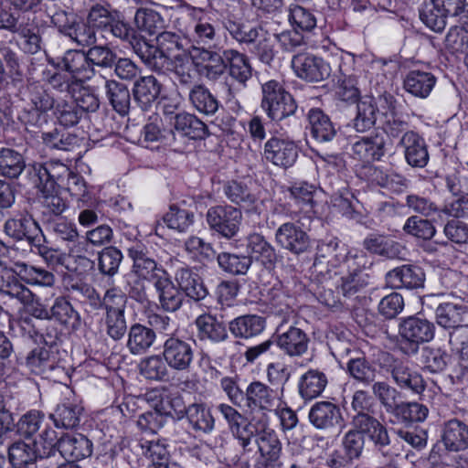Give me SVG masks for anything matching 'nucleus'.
<instances>
[{"mask_svg":"<svg viewBox=\"0 0 468 468\" xmlns=\"http://www.w3.org/2000/svg\"><path fill=\"white\" fill-rule=\"evenodd\" d=\"M352 428L345 434L343 439V447L347 458L352 461L358 459L363 452L365 445V437L372 443L374 451L392 461L401 452V448L396 440L388 435L387 427H378L372 425H363L351 422Z\"/></svg>","mask_w":468,"mask_h":468,"instance_id":"1","label":"nucleus"},{"mask_svg":"<svg viewBox=\"0 0 468 468\" xmlns=\"http://www.w3.org/2000/svg\"><path fill=\"white\" fill-rule=\"evenodd\" d=\"M65 350H55L37 346L25 358L26 367L33 374L54 381L61 380L66 375Z\"/></svg>","mask_w":468,"mask_h":468,"instance_id":"2","label":"nucleus"},{"mask_svg":"<svg viewBox=\"0 0 468 468\" xmlns=\"http://www.w3.org/2000/svg\"><path fill=\"white\" fill-rule=\"evenodd\" d=\"M4 230L15 240H27L36 252L47 261H52L56 251L46 246L45 236L38 223L30 215H20L5 221Z\"/></svg>","mask_w":468,"mask_h":468,"instance_id":"3","label":"nucleus"},{"mask_svg":"<svg viewBox=\"0 0 468 468\" xmlns=\"http://www.w3.org/2000/svg\"><path fill=\"white\" fill-rule=\"evenodd\" d=\"M183 38L170 31L158 33L156 45H153L147 39L144 40V53L141 60L153 71L164 73L167 62L174 57L176 51L184 49Z\"/></svg>","mask_w":468,"mask_h":468,"instance_id":"4","label":"nucleus"},{"mask_svg":"<svg viewBox=\"0 0 468 468\" xmlns=\"http://www.w3.org/2000/svg\"><path fill=\"white\" fill-rule=\"evenodd\" d=\"M261 108L272 121H282L296 112L293 97L277 80H269L261 85Z\"/></svg>","mask_w":468,"mask_h":468,"instance_id":"5","label":"nucleus"},{"mask_svg":"<svg viewBox=\"0 0 468 468\" xmlns=\"http://www.w3.org/2000/svg\"><path fill=\"white\" fill-rule=\"evenodd\" d=\"M33 166L40 174V178L48 179L58 189H65L71 196L81 197L86 192V185L81 176L71 171L60 162L37 163Z\"/></svg>","mask_w":468,"mask_h":468,"instance_id":"6","label":"nucleus"},{"mask_svg":"<svg viewBox=\"0 0 468 468\" xmlns=\"http://www.w3.org/2000/svg\"><path fill=\"white\" fill-rule=\"evenodd\" d=\"M434 335V324L420 315L402 318L399 324V335L406 345L403 352L407 355L417 353L420 345L431 341Z\"/></svg>","mask_w":468,"mask_h":468,"instance_id":"7","label":"nucleus"},{"mask_svg":"<svg viewBox=\"0 0 468 468\" xmlns=\"http://www.w3.org/2000/svg\"><path fill=\"white\" fill-rule=\"evenodd\" d=\"M31 165L28 168L29 178L38 189L41 215L45 221L51 223L54 218L59 217L69 207V202L62 197L58 189L48 179L40 178V174Z\"/></svg>","mask_w":468,"mask_h":468,"instance_id":"8","label":"nucleus"},{"mask_svg":"<svg viewBox=\"0 0 468 468\" xmlns=\"http://www.w3.org/2000/svg\"><path fill=\"white\" fill-rule=\"evenodd\" d=\"M127 296L115 288L104 294V324L107 335L113 340H120L127 331L125 309Z\"/></svg>","mask_w":468,"mask_h":468,"instance_id":"9","label":"nucleus"},{"mask_svg":"<svg viewBox=\"0 0 468 468\" xmlns=\"http://www.w3.org/2000/svg\"><path fill=\"white\" fill-rule=\"evenodd\" d=\"M382 367L400 389L410 390L417 395L425 390L426 383L421 374L409 361L387 355Z\"/></svg>","mask_w":468,"mask_h":468,"instance_id":"10","label":"nucleus"},{"mask_svg":"<svg viewBox=\"0 0 468 468\" xmlns=\"http://www.w3.org/2000/svg\"><path fill=\"white\" fill-rule=\"evenodd\" d=\"M195 341L170 335L163 345L162 356L166 365L176 372H188L195 359Z\"/></svg>","mask_w":468,"mask_h":468,"instance_id":"11","label":"nucleus"},{"mask_svg":"<svg viewBox=\"0 0 468 468\" xmlns=\"http://www.w3.org/2000/svg\"><path fill=\"white\" fill-rule=\"evenodd\" d=\"M241 219L240 209L232 206L212 207L207 213L210 229L227 239H231L238 233Z\"/></svg>","mask_w":468,"mask_h":468,"instance_id":"12","label":"nucleus"},{"mask_svg":"<svg viewBox=\"0 0 468 468\" xmlns=\"http://www.w3.org/2000/svg\"><path fill=\"white\" fill-rule=\"evenodd\" d=\"M274 238L278 246L294 255L304 253L312 247L309 235L293 222H285L279 226Z\"/></svg>","mask_w":468,"mask_h":468,"instance_id":"13","label":"nucleus"},{"mask_svg":"<svg viewBox=\"0 0 468 468\" xmlns=\"http://www.w3.org/2000/svg\"><path fill=\"white\" fill-rule=\"evenodd\" d=\"M218 410L229 424L232 435L239 441L243 451L250 452V445L256 438L254 426L238 410L228 404H220Z\"/></svg>","mask_w":468,"mask_h":468,"instance_id":"14","label":"nucleus"},{"mask_svg":"<svg viewBox=\"0 0 468 468\" xmlns=\"http://www.w3.org/2000/svg\"><path fill=\"white\" fill-rule=\"evenodd\" d=\"M262 157L276 166L288 168L295 163L298 149L293 142L273 136L265 143Z\"/></svg>","mask_w":468,"mask_h":468,"instance_id":"15","label":"nucleus"},{"mask_svg":"<svg viewBox=\"0 0 468 468\" xmlns=\"http://www.w3.org/2000/svg\"><path fill=\"white\" fill-rule=\"evenodd\" d=\"M277 346L289 356H302L308 350L310 339L307 334L301 328L290 325L286 326L282 322L277 329Z\"/></svg>","mask_w":468,"mask_h":468,"instance_id":"16","label":"nucleus"},{"mask_svg":"<svg viewBox=\"0 0 468 468\" xmlns=\"http://www.w3.org/2000/svg\"><path fill=\"white\" fill-rule=\"evenodd\" d=\"M194 324L200 342L219 344L229 338V328L225 322L215 314H202L196 318Z\"/></svg>","mask_w":468,"mask_h":468,"instance_id":"17","label":"nucleus"},{"mask_svg":"<svg viewBox=\"0 0 468 468\" xmlns=\"http://www.w3.org/2000/svg\"><path fill=\"white\" fill-rule=\"evenodd\" d=\"M296 75L307 81H321L330 76L331 69L323 58L310 55H296L292 60Z\"/></svg>","mask_w":468,"mask_h":468,"instance_id":"18","label":"nucleus"},{"mask_svg":"<svg viewBox=\"0 0 468 468\" xmlns=\"http://www.w3.org/2000/svg\"><path fill=\"white\" fill-rule=\"evenodd\" d=\"M254 442L261 453L257 461L256 468H275L280 467L279 462L282 444L277 434L273 431H263L256 435Z\"/></svg>","mask_w":468,"mask_h":468,"instance_id":"19","label":"nucleus"},{"mask_svg":"<svg viewBox=\"0 0 468 468\" xmlns=\"http://www.w3.org/2000/svg\"><path fill=\"white\" fill-rule=\"evenodd\" d=\"M198 63L196 66L198 67ZM165 69H168L174 76L178 87L190 90L197 85V75L195 69L194 59L185 51L175 55L167 62Z\"/></svg>","mask_w":468,"mask_h":468,"instance_id":"20","label":"nucleus"},{"mask_svg":"<svg viewBox=\"0 0 468 468\" xmlns=\"http://www.w3.org/2000/svg\"><path fill=\"white\" fill-rule=\"evenodd\" d=\"M128 255L133 260L132 271L137 278L145 281H156L157 277L164 275V271H166L148 256L144 246L142 244L137 243L129 248Z\"/></svg>","mask_w":468,"mask_h":468,"instance_id":"21","label":"nucleus"},{"mask_svg":"<svg viewBox=\"0 0 468 468\" xmlns=\"http://www.w3.org/2000/svg\"><path fill=\"white\" fill-rule=\"evenodd\" d=\"M316 255L325 260L331 267H337L341 262L346 260L348 262L355 261L358 266H363L367 262V256L364 254L347 256L346 249L340 246L335 238L322 239L317 245Z\"/></svg>","mask_w":468,"mask_h":468,"instance_id":"22","label":"nucleus"},{"mask_svg":"<svg viewBox=\"0 0 468 468\" xmlns=\"http://www.w3.org/2000/svg\"><path fill=\"white\" fill-rule=\"evenodd\" d=\"M374 398L366 390L359 389L354 392L351 401V422L363 425H372L378 427H386L376 417H374Z\"/></svg>","mask_w":468,"mask_h":468,"instance_id":"23","label":"nucleus"},{"mask_svg":"<svg viewBox=\"0 0 468 468\" xmlns=\"http://www.w3.org/2000/svg\"><path fill=\"white\" fill-rule=\"evenodd\" d=\"M441 441L448 452L468 450V425L457 418L445 421L441 427Z\"/></svg>","mask_w":468,"mask_h":468,"instance_id":"24","label":"nucleus"},{"mask_svg":"<svg viewBox=\"0 0 468 468\" xmlns=\"http://www.w3.org/2000/svg\"><path fill=\"white\" fill-rule=\"evenodd\" d=\"M310 423L317 430L330 431L342 420L340 408L330 401L315 402L308 413Z\"/></svg>","mask_w":468,"mask_h":468,"instance_id":"25","label":"nucleus"},{"mask_svg":"<svg viewBox=\"0 0 468 468\" xmlns=\"http://www.w3.org/2000/svg\"><path fill=\"white\" fill-rule=\"evenodd\" d=\"M279 399L276 390L260 381L251 382L246 388L243 406L255 410H271Z\"/></svg>","mask_w":468,"mask_h":468,"instance_id":"26","label":"nucleus"},{"mask_svg":"<svg viewBox=\"0 0 468 468\" xmlns=\"http://www.w3.org/2000/svg\"><path fill=\"white\" fill-rule=\"evenodd\" d=\"M399 145L404 149L406 162L412 167L423 168L429 162L428 147L424 139L415 132L405 133Z\"/></svg>","mask_w":468,"mask_h":468,"instance_id":"27","label":"nucleus"},{"mask_svg":"<svg viewBox=\"0 0 468 468\" xmlns=\"http://www.w3.org/2000/svg\"><path fill=\"white\" fill-rule=\"evenodd\" d=\"M76 81H85L94 76L95 69L89 62L88 53L81 50L69 49L65 52L59 63Z\"/></svg>","mask_w":468,"mask_h":468,"instance_id":"28","label":"nucleus"},{"mask_svg":"<svg viewBox=\"0 0 468 468\" xmlns=\"http://www.w3.org/2000/svg\"><path fill=\"white\" fill-rule=\"evenodd\" d=\"M0 294L16 299L21 304L32 301V291L17 276L16 267L0 271Z\"/></svg>","mask_w":468,"mask_h":468,"instance_id":"29","label":"nucleus"},{"mask_svg":"<svg viewBox=\"0 0 468 468\" xmlns=\"http://www.w3.org/2000/svg\"><path fill=\"white\" fill-rule=\"evenodd\" d=\"M163 84L153 75L135 80L132 92L134 101L143 111L149 110L159 98Z\"/></svg>","mask_w":468,"mask_h":468,"instance_id":"30","label":"nucleus"},{"mask_svg":"<svg viewBox=\"0 0 468 468\" xmlns=\"http://www.w3.org/2000/svg\"><path fill=\"white\" fill-rule=\"evenodd\" d=\"M154 288L158 293L161 307L166 312H176L184 302V294L177 285L171 280L167 271L157 277L154 281Z\"/></svg>","mask_w":468,"mask_h":468,"instance_id":"31","label":"nucleus"},{"mask_svg":"<svg viewBox=\"0 0 468 468\" xmlns=\"http://www.w3.org/2000/svg\"><path fill=\"white\" fill-rule=\"evenodd\" d=\"M223 191L228 199L239 205L241 208L248 211L253 210L257 214H261L259 207V197L253 192L247 184L240 181H229L223 186Z\"/></svg>","mask_w":468,"mask_h":468,"instance_id":"32","label":"nucleus"},{"mask_svg":"<svg viewBox=\"0 0 468 468\" xmlns=\"http://www.w3.org/2000/svg\"><path fill=\"white\" fill-rule=\"evenodd\" d=\"M197 51L203 64L199 71L210 81H217L227 71V49L220 54L218 51L206 48H194Z\"/></svg>","mask_w":468,"mask_h":468,"instance_id":"33","label":"nucleus"},{"mask_svg":"<svg viewBox=\"0 0 468 468\" xmlns=\"http://www.w3.org/2000/svg\"><path fill=\"white\" fill-rule=\"evenodd\" d=\"M425 275L416 265H403L387 273V283L395 289H417L422 287Z\"/></svg>","mask_w":468,"mask_h":468,"instance_id":"34","label":"nucleus"},{"mask_svg":"<svg viewBox=\"0 0 468 468\" xmlns=\"http://www.w3.org/2000/svg\"><path fill=\"white\" fill-rule=\"evenodd\" d=\"M58 452L68 463H75L79 460L90 456L91 441L82 434L66 435L59 439Z\"/></svg>","mask_w":468,"mask_h":468,"instance_id":"35","label":"nucleus"},{"mask_svg":"<svg viewBox=\"0 0 468 468\" xmlns=\"http://www.w3.org/2000/svg\"><path fill=\"white\" fill-rule=\"evenodd\" d=\"M265 325L264 317L257 314H244L232 319L228 328L235 338L248 340L261 335Z\"/></svg>","mask_w":468,"mask_h":468,"instance_id":"36","label":"nucleus"},{"mask_svg":"<svg viewBox=\"0 0 468 468\" xmlns=\"http://www.w3.org/2000/svg\"><path fill=\"white\" fill-rule=\"evenodd\" d=\"M175 279L182 293L195 302L204 300L208 294L201 277L188 268L177 270Z\"/></svg>","mask_w":468,"mask_h":468,"instance_id":"37","label":"nucleus"},{"mask_svg":"<svg viewBox=\"0 0 468 468\" xmlns=\"http://www.w3.org/2000/svg\"><path fill=\"white\" fill-rule=\"evenodd\" d=\"M247 248L250 252L251 260L261 262L267 270L274 269L279 256L275 248L262 235L257 233L250 235Z\"/></svg>","mask_w":468,"mask_h":468,"instance_id":"38","label":"nucleus"},{"mask_svg":"<svg viewBox=\"0 0 468 468\" xmlns=\"http://www.w3.org/2000/svg\"><path fill=\"white\" fill-rule=\"evenodd\" d=\"M8 461L13 468H29L39 459L36 444L31 440H17L7 448Z\"/></svg>","mask_w":468,"mask_h":468,"instance_id":"39","label":"nucleus"},{"mask_svg":"<svg viewBox=\"0 0 468 468\" xmlns=\"http://www.w3.org/2000/svg\"><path fill=\"white\" fill-rule=\"evenodd\" d=\"M355 158L369 163L380 160L385 154V140L379 134L364 136L352 145Z\"/></svg>","mask_w":468,"mask_h":468,"instance_id":"40","label":"nucleus"},{"mask_svg":"<svg viewBox=\"0 0 468 468\" xmlns=\"http://www.w3.org/2000/svg\"><path fill=\"white\" fill-rule=\"evenodd\" d=\"M127 336L126 346L133 355L146 353L156 340L154 330L139 323L130 326Z\"/></svg>","mask_w":468,"mask_h":468,"instance_id":"41","label":"nucleus"},{"mask_svg":"<svg viewBox=\"0 0 468 468\" xmlns=\"http://www.w3.org/2000/svg\"><path fill=\"white\" fill-rule=\"evenodd\" d=\"M105 96L112 109L121 116L129 113L131 108V92L128 87L116 80H105Z\"/></svg>","mask_w":468,"mask_h":468,"instance_id":"42","label":"nucleus"},{"mask_svg":"<svg viewBox=\"0 0 468 468\" xmlns=\"http://www.w3.org/2000/svg\"><path fill=\"white\" fill-rule=\"evenodd\" d=\"M307 119L312 136L318 142H329L336 134V129L321 109L313 108L308 112Z\"/></svg>","mask_w":468,"mask_h":468,"instance_id":"43","label":"nucleus"},{"mask_svg":"<svg viewBox=\"0 0 468 468\" xmlns=\"http://www.w3.org/2000/svg\"><path fill=\"white\" fill-rule=\"evenodd\" d=\"M174 129L183 136L193 140H201L207 134V125L197 116L181 112L173 117Z\"/></svg>","mask_w":468,"mask_h":468,"instance_id":"44","label":"nucleus"},{"mask_svg":"<svg viewBox=\"0 0 468 468\" xmlns=\"http://www.w3.org/2000/svg\"><path fill=\"white\" fill-rule=\"evenodd\" d=\"M17 276L23 282L29 285L53 287L55 275L43 268L35 267L23 261L15 262Z\"/></svg>","mask_w":468,"mask_h":468,"instance_id":"45","label":"nucleus"},{"mask_svg":"<svg viewBox=\"0 0 468 468\" xmlns=\"http://www.w3.org/2000/svg\"><path fill=\"white\" fill-rule=\"evenodd\" d=\"M227 70L229 75L242 86L252 76V68L248 57L236 49H227Z\"/></svg>","mask_w":468,"mask_h":468,"instance_id":"46","label":"nucleus"},{"mask_svg":"<svg viewBox=\"0 0 468 468\" xmlns=\"http://www.w3.org/2000/svg\"><path fill=\"white\" fill-rule=\"evenodd\" d=\"M436 83L435 76L431 72L411 70L404 79V89L415 97L426 98Z\"/></svg>","mask_w":468,"mask_h":468,"instance_id":"47","label":"nucleus"},{"mask_svg":"<svg viewBox=\"0 0 468 468\" xmlns=\"http://www.w3.org/2000/svg\"><path fill=\"white\" fill-rule=\"evenodd\" d=\"M21 101L23 105L46 112L51 110L55 103L54 98L37 83L28 84L21 90Z\"/></svg>","mask_w":468,"mask_h":468,"instance_id":"48","label":"nucleus"},{"mask_svg":"<svg viewBox=\"0 0 468 468\" xmlns=\"http://www.w3.org/2000/svg\"><path fill=\"white\" fill-rule=\"evenodd\" d=\"M327 385L325 374L318 369H309L299 380V394L304 399H313L322 394Z\"/></svg>","mask_w":468,"mask_h":468,"instance_id":"49","label":"nucleus"},{"mask_svg":"<svg viewBox=\"0 0 468 468\" xmlns=\"http://www.w3.org/2000/svg\"><path fill=\"white\" fill-rule=\"evenodd\" d=\"M356 102V114L353 124L356 131L364 133L376 124L378 108L372 97L361 98Z\"/></svg>","mask_w":468,"mask_h":468,"instance_id":"50","label":"nucleus"},{"mask_svg":"<svg viewBox=\"0 0 468 468\" xmlns=\"http://www.w3.org/2000/svg\"><path fill=\"white\" fill-rule=\"evenodd\" d=\"M188 100L197 111L206 115H213L219 107L216 96L204 84L193 86L188 91Z\"/></svg>","mask_w":468,"mask_h":468,"instance_id":"51","label":"nucleus"},{"mask_svg":"<svg viewBox=\"0 0 468 468\" xmlns=\"http://www.w3.org/2000/svg\"><path fill=\"white\" fill-rule=\"evenodd\" d=\"M185 417L192 429L197 431L207 433L214 429L215 420L209 409L203 402L189 404Z\"/></svg>","mask_w":468,"mask_h":468,"instance_id":"52","label":"nucleus"},{"mask_svg":"<svg viewBox=\"0 0 468 468\" xmlns=\"http://www.w3.org/2000/svg\"><path fill=\"white\" fill-rule=\"evenodd\" d=\"M467 307L454 303H443L437 306L435 316L437 324L444 328H458L463 322Z\"/></svg>","mask_w":468,"mask_h":468,"instance_id":"53","label":"nucleus"},{"mask_svg":"<svg viewBox=\"0 0 468 468\" xmlns=\"http://www.w3.org/2000/svg\"><path fill=\"white\" fill-rule=\"evenodd\" d=\"M83 408L78 404L63 403L57 406L50 414L57 428L74 429L79 426Z\"/></svg>","mask_w":468,"mask_h":468,"instance_id":"54","label":"nucleus"},{"mask_svg":"<svg viewBox=\"0 0 468 468\" xmlns=\"http://www.w3.org/2000/svg\"><path fill=\"white\" fill-rule=\"evenodd\" d=\"M108 29L114 37L128 42L133 52L141 58L144 48H145V38L141 36L136 29L123 21L117 20L115 17Z\"/></svg>","mask_w":468,"mask_h":468,"instance_id":"55","label":"nucleus"},{"mask_svg":"<svg viewBox=\"0 0 468 468\" xmlns=\"http://www.w3.org/2000/svg\"><path fill=\"white\" fill-rule=\"evenodd\" d=\"M288 19L292 28L301 32H312L317 26L315 11L298 4L290 5Z\"/></svg>","mask_w":468,"mask_h":468,"instance_id":"56","label":"nucleus"},{"mask_svg":"<svg viewBox=\"0 0 468 468\" xmlns=\"http://www.w3.org/2000/svg\"><path fill=\"white\" fill-rule=\"evenodd\" d=\"M40 31V27L29 19L18 24L16 33L22 39L21 45L25 52L36 54L41 49L42 37Z\"/></svg>","mask_w":468,"mask_h":468,"instance_id":"57","label":"nucleus"},{"mask_svg":"<svg viewBox=\"0 0 468 468\" xmlns=\"http://www.w3.org/2000/svg\"><path fill=\"white\" fill-rule=\"evenodd\" d=\"M26 167L23 155L11 148H0V175L16 178Z\"/></svg>","mask_w":468,"mask_h":468,"instance_id":"58","label":"nucleus"},{"mask_svg":"<svg viewBox=\"0 0 468 468\" xmlns=\"http://www.w3.org/2000/svg\"><path fill=\"white\" fill-rule=\"evenodd\" d=\"M134 24L137 30L155 35L164 27L165 21L161 15L152 8H139L134 16Z\"/></svg>","mask_w":468,"mask_h":468,"instance_id":"59","label":"nucleus"},{"mask_svg":"<svg viewBox=\"0 0 468 468\" xmlns=\"http://www.w3.org/2000/svg\"><path fill=\"white\" fill-rule=\"evenodd\" d=\"M391 414L400 422H421L426 420L429 410L418 402H400L391 411Z\"/></svg>","mask_w":468,"mask_h":468,"instance_id":"60","label":"nucleus"},{"mask_svg":"<svg viewBox=\"0 0 468 468\" xmlns=\"http://www.w3.org/2000/svg\"><path fill=\"white\" fill-rule=\"evenodd\" d=\"M39 431L38 436L31 441L36 444V450L42 460L54 455L56 450L58 451L59 439H58L56 431L47 423Z\"/></svg>","mask_w":468,"mask_h":468,"instance_id":"61","label":"nucleus"},{"mask_svg":"<svg viewBox=\"0 0 468 468\" xmlns=\"http://www.w3.org/2000/svg\"><path fill=\"white\" fill-rule=\"evenodd\" d=\"M163 356H150L140 363L141 374L147 379L165 380L168 378L169 371Z\"/></svg>","mask_w":468,"mask_h":468,"instance_id":"62","label":"nucleus"},{"mask_svg":"<svg viewBox=\"0 0 468 468\" xmlns=\"http://www.w3.org/2000/svg\"><path fill=\"white\" fill-rule=\"evenodd\" d=\"M49 312L50 318H54L66 326L75 327L79 323L80 315L78 312L64 297L57 298Z\"/></svg>","mask_w":468,"mask_h":468,"instance_id":"63","label":"nucleus"},{"mask_svg":"<svg viewBox=\"0 0 468 468\" xmlns=\"http://www.w3.org/2000/svg\"><path fill=\"white\" fill-rule=\"evenodd\" d=\"M346 371L356 380L371 384L376 378L375 367L364 357H351L346 363Z\"/></svg>","mask_w":468,"mask_h":468,"instance_id":"64","label":"nucleus"}]
</instances>
